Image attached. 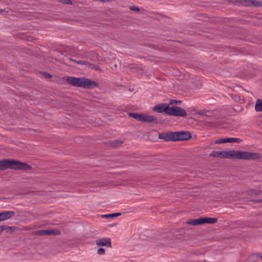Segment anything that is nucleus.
I'll return each mask as SVG.
<instances>
[{
	"label": "nucleus",
	"instance_id": "nucleus-20",
	"mask_svg": "<svg viewBox=\"0 0 262 262\" xmlns=\"http://www.w3.org/2000/svg\"><path fill=\"white\" fill-rule=\"evenodd\" d=\"M251 258H256L257 262H259L262 260V253H257L253 255Z\"/></svg>",
	"mask_w": 262,
	"mask_h": 262
},
{
	"label": "nucleus",
	"instance_id": "nucleus-6",
	"mask_svg": "<svg viewBox=\"0 0 262 262\" xmlns=\"http://www.w3.org/2000/svg\"><path fill=\"white\" fill-rule=\"evenodd\" d=\"M232 3L236 5L242 6L262 7V2L252 0H232Z\"/></svg>",
	"mask_w": 262,
	"mask_h": 262
},
{
	"label": "nucleus",
	"instance_id": "nucleus-18",
	"mask_svg": "<svg viewBox=\"0 0 262 262\" xmlns=\"http://www.w3.org/2000/svg\"><path fill=\"white\" fill-rule=\"evenodd\" d=\"M255 109L257 112H262V99H258L256 100Z\"/></svg>",
	"mask_w": 262,
	"mask_h": 262
},
{
	"label": "nucleus",
	"instance_id": "nucleus-10",
	"mask_svg": "<svg viewBox=\"0 0 262 262\" xmlns=\"http://www.w3.org/2000/svg\"><path fill=\"white\" fill-rule=\"evenodd\" d=\"M242 141V140L239 138H227L224 139H220L217 140H215L214 143L215 144H221L224 143H240Z\"/></svg>",
	"mask_w": 262,
	"mask_h": 262
},
{
	"label": "nucleus",
	"instance_id": "nucleus-19",
	"mask_svg": "<svg viewBox=\"0 0 262 262\" xmlns=\"http://www.w3.org/2000/svg\"><path fill=\"white\" fill-rule=\"evenodd\" d=\"M120 215H121V213H115L102 215L101 216L104 218H110V217H116V216H118Z\"/></svg>",
	"mask_w": 262,
	"mask_h": 262
},
{
	"label": "nucleus",
	"instance_id": "nucleus-9",
	"mask_svg": "<svg viewBox=\"0 0 262 262\" xmlns=\"http://www.w3.org/2000/svg\"><path fill=\"white\" fill-rule=\"evenodd\" d=\"M174 133L172 132L160 133L159 134V138L163 139L166 141H174Z\"/></svg>",
	"mask_w": 262,
	"mask_h": 262
},
{
	"label": "nucleus",
	"instance_id": "nucleus-17",
	"mask_svg": "<svg viewBox=\"0 0 262 262\" xmlns=\"http://www.w3.org/2000/svg\"><path fill=\"white\" fill-rule=\"evenodd\" d=\"M91 119H90V123L94 124L96 126H99L102 124V121L100 120L99 118H94V117L91 116Z\"/></svg>",
	"mask_w": 262,
	"mask_h": 262
},
{
	"label": "nucleus",
	"instance_id": "nucleus-22",
	"mask_svg": "<svg viewBox=\"0 0 262 262\" xmlns=\"http://www.w3.org/2000/svg\"><path fill=\"white\" fill-rule=\"evenodd\" d=\"M97 253L99 255H103L105 253V249L102 248H100L97 251Z\"/></svg>",
	"mask_w": 262,
	"mask_h": 262
},
{
	"label": "nucleus",
	"instance_id": "nucleus-15",
	"mask_svg": "<svg viewBox=\"0 0 262 262\" xmlns=\"http://www.w3.org/2000/svg\"><path fill=\"white\" fill-rule=\"evenodd\" d=\"M124 142L122 139H117L108 142L107 144L111 147H115L122 144Z\"/></svg>",
	"mask_w": 262,
	"mask_h": 262
},
{
	"label": "nucleus",
	"instance_id": "nucleus-25",
	"mask_svg": "<svg viewBox=\"0 0 262 262\" xmlns=\"http://www.w3.org/2000/svg\"><path fill=\"white\" fill-rule=\"evenodd\" d=\"M254 202L257 203H262V199L255 200Z\"/></svg>",
	"mask_w": 262,
	"mask_h": 262
},
{
	"label": "nucleus",
	"instance_id": "nucleus-26",
	"mask_svg": "<svg viewBox=\"0 0 262 262\" xmlns=\"http://www.w3.org/2000/svg\"><path fill=\"white\" fill-rule=\"evenodd\" d=\"M127 115H139V114L138 113H136L129 112L127 113Z\"/></svg>",
	"mask_w": 262,
	"mask_h": 262
},
{
	"label": "nucleus",
	"instance_id": "nucleus-13",
	"mask_svg": "<svg viewBox=\"0 0 262 262\" xmlns=\"http://www.w3.org/2000/svg\"><path fill=\"white\" fill-rule=\"evenodd\" d=\"M186 114L187 113L192 114L194 115H205L207 113H208V111H204L202 110H197L196 108L194 106H191L187 109V111H185Z\"/></svg>",
	"mask_w": 262,
	"mask_h": 262
},
{
	"label": "nucleus",
	"instance_id": "nucleus-21",
	"mask_svg": "<svg viewBox=\"0 0 262 262\" xmlns=\"http://www.w3.org/2000/svg\"><path fill=\"white\" fill-rule=\"evenodd\" d=\"M196 121L192 117H190L188 120V123L189 124H195L196 123Z\"/></svg>",
	"mask_w": 262,
	"mask_h": 262
},
{
	"label": "nucleus",
	"instance_id": "nucleus-3",
	"mask_svg": "<svg viewBox=\"0 0 262 262\" xmlns=\"http://www.w3.org/2000/svg\"><path fill=\"white\" fill-rule=\"evenodd\" d=\"M13 169L21 170H30L32 167L26 163L14 160H3L0 162V170Z\"/></svg>",
	"mask_w": 262,
	"mask_h": 262
},
{
	"label": "nucleus",
	"instance_id": "nucleus-12",
	"mask_svg": "<svg viewBox=\"0 0 262 262\" xmlns=\"http://www.w3.org/2000/svg\"><path fill=\"white\" fill-rule=\"evenodd\" d=\"M15 215L13 211H6L0 212V222L8 220Z\"/></svg>",
	"mask_w": 262,
	"mask_h": 262
},
{
	"label": "nucleus",
	"instance_id": "nucleus-14",
	"mask_svg": "<svg viewBox=\"0 0 262 262\" xmlns=\"http://www.w3.org/2000/svg\"><path fill=\"white\" fill-rule=\"evenodd\" d=\"M203 220L202 218H198L189 220L186 222L187 225L195 226L203 224Z\"/></svg>",
	"mask_w": 262,
	"mask_h": 262
},
{
	"label": "nucleus",
	"instance_id": "nucleus-29",
	"mask_svg": "<svg viewBox=\"0 0 262 262\" xmlns=\"http://www.w3.org/2000/svg\"><path fill=\"white\" fill-rule=\"evenodd\" d=\"M3 11V10H0V13H2Z\"/></svg>",
	"mask_w": 262,
	"mask_h": 262
},
{
	"label": "nucleus",
	"instance_id": "nucleus-11",
	"mask_svg": "<svg viewBox=\"0 0 262 262\" xmlns=\"http://www.w3.org/2000/svg\"><path fill=\"white\" fill-rule=\"evenodd\" d=\"M96 244L99 247L106 246L112 247L111 241L110 238H101L96 241Z\"/></svg>",
	"mask_w": 262,
	"mask_h": 262
},
{
	"label": "nucleus",
	"instance_id": "nucleus-28",
	"mask_svg": "<svg viewBox=\"0 0 262 262\" xmlns=\"http://www.w3.org/2000/svg\"><path fill=\"white\" fill-rule=\"evenodd\" d=\"M47 77H50H50H51V75H50V74H48V75H47Z\"/></svg>",
	"mask_w": 262,
	"mask_h": 262
},
{
	"label": "nucleus",
	"instance_id": "nucleus-24",
	"mask_svg": "<svg viewBox=\"0 0 262 262\" xmlns=\"http://www.w3.org/2000/svg\"><path fill=\"white\" fill-rule=\"evenodd\" d=\"M130 9L132 10H134V11H138L139 10V8L136 7H135V6L132 7L130 8Z\"/></svg>",
	"mask_w": 262,
	"mask_h": 262
},
{
	"label": "nucleus",
	"instance_id": "nucleus-5",
	"mask_svg": "<svg viewBox=\"0 0 262 262\" xmlns=\"http://www.w3.org/2000/svg\"><path fill=\"white\" fill-rule=\"evenodd\" d=\"M138 121L144 123L158 124L161 121L154 116H130Z\"/></svg>",
	"mask_w": 262,
	"mask_h": 262
},
{
	"label": "nucleus",
	"instance_id": "nucleus-1",
	"mask_svg": "<svg viewBox=\"0 0 262 262\" xmlns=\"http://www.w3.org/2000/svg\"><path fill=\"white\" fill-rule=\"evenodd\" d=\"M209 156L215 158L245 160H256L261 158V155L258 152H251L235 150L228 151L213 150L210 154Z\"/></svg>",
	"mask_w": 262,
	"mask_h": 262
},
{
	"label": "nucleus",
	"instance_id": "nucleus-27",
	"mask_svg": "<svg viewBox=\"0 0 262 262\" xmlns=\"http://www.w3.org/2000/svg\"><path fill=\"white\" fill-rule=\"evenodd\" d=\"M77 63H80V64H83V62H82L81 61H77Z\"/></svg>",
	"mask_w": 262,
	"mask_h": 262
},
{
	"label": "nucleus",
	"instance_id": "nucleus-2",
	"mask_svg": "<svg viewBox=\"0 0 262 262\" xmlns=\"http://www.w3.org/2000/svg\"><path fill=\"white\" fill-rule=\"evenodd\" d=\"M180 101L171 100L169 104L165 103H162L156 105L153 108L154 112L158 113H165L167 115H186L185 110L178 106L169 107V105L173 103H180Z\"/></svg>",
	"mask_w": 262,
	"mask_h": 262
},
{
	"label": "nucleus",
	"instance_id": "nucleus-4",
	"mask_svg": "<svg viewBox=\"0 0 262 262\" xmlns=\"http://www.w3.org/2000/svg\"><path fill=\"white\" fill-rule=\"evenodd\" d=\"M64 80L73 86L81 87L86 89H91L96 87L97 84L95 82L85 78H76L73 77H65Z\"/></svg>",
	"mask_w": 262,
	"mask_h": 262
},
{
	"label": "nucleus",
	"instance_id": "nucleus-8",
	"mask_svg": "<svg viewBox=\"0 0 262 262\" xmlns=\"http://www.w3.org/2000/svg\"><path fill=\"white\" fill-rule=\"evenodd\" d=\"M60 232L57 230H41L36 231L34 232L35 235L43 236L45 235H59Z\"/></svg>",
	"mask_w": 262,
	"mask_h": 262
},
{
	"label": "nucleus",
	"instance_id": "nucleus-23",
	"mask_svg": "<svg viewBox=\"0 0 262 262\" xmlns=\"http://www.w3.org/2000/svg\"><path fill=\"white\" fill-rule=\"evenodd\" d=\"M61 2L63 4H71L72 2L71 0H61Z\"/></svg>",
	"mask_w": 262,
	"mask_h": 262
},
{
	"label": "nucleus",
	"instance_id": "nucleus-7",
	"mask_svg": "<svg viewBox=\"0 0 262 262\" xmlns=\"http://www.w3.org/2000/svg\"><path fill=\"white\" fill-rule=\"evenodd\" d=\"M174 141H186L191 138V135L189 132H175Z\"/></svg>",
	"mask_w": 262,
	"mask_h": 262
},
{
	"label": "nucleus",
	"instance_id": "nucleus-16",
	"mask_svg": "<svg viewBox=\"0 0 262 262\" xmlns=\"http://www.w3.org/2000/svg\"><path fill=\"white\" fill-rule=\"evenodd\" d=\"M202 220L203 224L205 223L213 224L217 222V219L215 217H202Z\"/></svg>",
	"mask_w": 262,
	"mask_h": 262
}]
</instances>
